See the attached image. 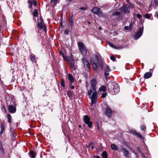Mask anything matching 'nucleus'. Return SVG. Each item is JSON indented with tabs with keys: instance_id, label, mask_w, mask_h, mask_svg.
Instances as JSON below:
<instances>
[{
	"instance_id": "39448f33",
	"label": "nucleus",
	"mask_w": 158,
	"mask_h": 158,
	"mask_svg": "<svg viewBox=\"0 0 158 158\" xmlns=\"http://www.w3.org/2000/svg\"><path fill=\"white\" fill-rule=\"evenodd\" d=\"M84 44L82 42H79L78 44V49L82 55L85 56L87 54V50L84 47Z\"/></svg>"
},
{
	"instance_id": "de8ad7c7",
	"label": "nucleus",
	"mask_w": 158,
	"mask_h": 158,
	"mask_svg": "<svg viewBox=\"0 0 158 158\" xmlns=\"http://www.w3.org/2000/svg\"><path fill=\"white\" fill-rule=\"evenodd\" d=\"M73 15L72 14L71 15H70L69 19H73Z\"/></svg>"
},
{
	"instance_id": "bf43d9fd",
	"label": "nucleus",
	"mask_w": 158,
	"mask_h": 158,
	"mask_svg": "<svg viewBox=\"0 0 158 158\" xmlns=\"http://www.w3.org/2000/svg\"><path fill=\"white\" fill-rule=\"evenodd\" d=\"M67 94H68V95H70L69 92H67Z\"/></svg>"
},
{
	"instance_id": "4be33fe9",
	"label": "nucleus",
	"mask_w": 158,
	"mask_h": 158,
	"mask_svg": "<svg viewBox=\"0 0 158 158\" xmlns=\"http://www.w3.org/2000/svg\"><path fill=\"white\" fill-rule=\"evenodd\" d=\"M102 156L103 158H107L108 156L107 152L106 151H103L102 154Z\"/></svg>"
},
{
	"instance_id": "473e14b6",
	"label": "nucleus",
	"mask_w": 158,
	"mask_h": 158,
	"mask_svg": "<svg viewBox=\"0 0 158 158\" xmlns=\"http://www.w3.org/2000/svg\"><path fill=\"white\" fill-rule=\"evenodd\" d=\"M57 0H51V3L54 6L57 3Z\"/></svg>"
},
{
	"instance_id": "0eeeda50",
	"label": "nucleus",
	"mask_w": 158,
	"mask_h": 158,
	"mask_svg": "<svg viewBox=\"0 0 158 158\" xmlns=\"http://www.w3.org/2000/svg\"><path fill=\"white\" fill-rule=\"evenodd\" d=\"M92 11L94 13L98 15L100 17H104L105 16L102 12L100 10V9L98 7H95L93 8Z\"/></svg>"
},
{
	"instance_id": "412c9836",
	"label": "nucleus",
	"mask_w": 158,
	"mask_h": 158,
	"mask_svg": "<svg viewBox=\"0 0 158 158\" xmlns=\"http://www.w3.org/2000/svg\"><path fill=\"white\" fill-rule=\"evenodd\" d=\"M108 44L110 47L115 49H118L119 48V47L115 46L113 44L110 42H108Z\"/></svg>"
},
{
	"instance_id": "774afa93",
	"label": "nucleus",
	"mask_w": 158,
	"mask_h": 158,
	"mask_svg": "<svg viewBox=\"0 0 158 158\" xmlns=\"http://www.w3.org/2000/svg\"><path fill=\"white\" fill-rule=\"evenodd\" d=\"M21 89L22 90V91H23V89Z\"/></svg>"
},
{
	"instance_id": "72a5a7b5",
	"label": "nucleus",
	"mask_w": 158,
	"mask_h": 158,
	"mask_svg": "<svg viewBox=\"0 0 158 158\" xmlns=\"http://www.w3.org/2000/svg\"><path fill=\"white\" fill-rule=\"evenodd\" d=\"M1 130L4 131L5 130V125L3 123L1 124Z\"/></svg>"
},
{
	"instance_id": "393cba45",
	"label": "nucleus",
	"mask_w": 158,
	"mask_h": 158,
	"mask_svg": "<svg viewBox=\"0 0 158 158\" xmlns=\"http://www.w3.org/2000/svg\"><path fill=\"white\" fill-rule=\"evenodd\" d=\"M30 57L31 60L33 62H34V61L35 62H36V61H35V55L33 54H31L30 56Z\"/></svg>"
},
{
	"instance_id": "603ef678",
	"label": "nucleus",
	"mask_w": 158,
	"mask_h": 158,
	"mask_svg": "<svg viewBox=\"0 0 158 158\" xmlns=\"http://www.w3.org/2000/svg\"><path fill=\"white\" fill-rule=\"evenodd\" d=\"M71 88L72 89H73L74 88V86L73 85H71Z\"/></svg>"
},
{
	"instance_id": "c756f323",
	"label": "nucleus",
	"mask_w": 158,
	"mask_h": 158,
	"mask_svg": "<svg viewBox=\"0 0 158 158\" xmlns=\"http://www.w3.org/2000/svg\"><path fill=\"white\" fill-rule=\"evenodd\" d=\"M132 27V25L131 24H130L129 27L125 26L124 27V29L126 30H128L129 29H131Z\"/></svg>"
},
{
	"instance_id": "864d4df0",
	"label": "nucleus",
	"mask_w": 158,
	"mask_h": 158,
	"mask_svg": "<svg viewBox=\"0 0 158 158\" xmlns=\"http://www.w3.org/2000/svg\"><path fill=\"white\" fill-rule=\"evenodd\" d=\"M2 108L4 109V110H5V111L6 112V109H5V106H3L2 107Z\"/></svg>"
},
{
	"instance_id": "37998d69",
	"label": "nucleus",
	"mask_w": 158,
	"mask_h": 158,
	"mask_svg": "<svg viewBox=\"0 0 158 158\" xmlns=\"http://www.w3.org/2000/svg\"><path fill=\"white\" fill-rule=\"evenodd\" d=\"M32 3L35 6H36L37 5V2L35 0H32Z\"/></svg>"
},
{
	"instance_id": "4468645a",
	"label": "nucleus",
	"mask_w": 158,
	"mask_h": 158,
	"mask_svg": "<svg viewBox=\"0 0 158 158\" xmlns=\"http://www.w3.org/2000/svg\"><path fill=\"white\" fill-rule=\"evenodd\" d=\"M122 150L124 156L126 157H128L129 154V151L126 148H122Z\"/></svg>"
},
{
	"instance_id": "20e7f679",
	"label": "nucleus",
	"mask_w": 158,
	"mask_h": 158,
	"mask_svg": "<svg viewBox=\"0 0 158 158\" xmlns=\"http://www.w3.org/2000/svg\"><path fill=\"white\" fill-rule=\"evenodd\" d=\"M37 26L40 29H43L44 31L45 32L47 30V27L46 25L44 24L42 18L40 17L38 19Z\"/></svg>"
},
{
	"instance_id": "f8f14e48",
	"label": "nucleus",
	"mask_w": 158,
	"mask_h": 158,
	"mask_svg": "<svg viewBox=\"0 0 158 158\" xmlns=\"http://www.w3.org/2000/svg\"><path fill=\"white\" fill-rule=\"evenodd\" d=\"M84 68L86 70H88L89 69V63L86 57H84L82 59Z\"/></svg>"
},
{
	"instance_id": "49530a36",
	"label": "nucleus",
	"mask_w": 158,
	"mask_h": 158,
	"mask_svg": "<svg viewBox=\"0 0 158 158\" xmlns=\"http://www.w3.org/2000/svg\"><path fill=\"white\" fill-rule=\"evenodd\" d=\"M141 129L142 130H144L146 129V127L143 126H142L141 127Z\"/></svg>"
},
{
	"instance_id": "c85d7f7f",
	"label": "nucleus",
	"mask_w": 158,
	"mask_h": 158,
	"mask_svg": "<svg viewBox=\"0 0 158 158\" xmlns=\"http://www.w3.org/2000/svg\"><path fill=\"white\" fill-rule=\"evenodd\" d=\"M38 11L36 9H35L33 12V15L35 17H37L38 16Z\"/></svg>"
},
{
	"instance_id": "ddd939ff",
	"label": "nucleus",
	"mask_w": 158,
	"mask_h": 158,
	"mask_svg": "<svg viewBox=\"0 0 158 158\" xmlns=\"http://www.w3.org/2000/svg\"><path fill=\"white\" fill-rule=\"evenodd\" d=\"M105 114L109 118L112 116V112L109 107L107 106L106 107Z\"/></svg>"
},
{
	"instance_id": "f3484780",
	"label": "nucleus",
	"mask_w": 158,
	"mask_h": 158,
	"mask_svg": "<svg viewBox=\"0 0 158 158\" xmlns=\"http://www.w3.org/2000/svg\"><path fill=\"white\" fill-rule=\"evenodd\" d=\"M120 15V13L118 11H116L113 13L111 16L112 17H115L116 18H118Z\"/></svg>"
},
{
	"instance_id": "9d476101",
	"label": "nucleus",
	"mask_w": 158,
	"mask_h": 158,
	"mask_svg": "<svg viewBox=\"0 0 158 158\" xmlns=\"http://www.w3.org/2000/svg\"><path fill=\"white\" fill-rule=\"evenodd\" d=\"M68 62V63L70 65V67L72 69H75V65L74 64V61L72 56L70 57H68L67 60H66Z\"/></svg>"
},
{
	"instance_id": "69168bd1",
	"label": "nucleus",
	"mask_w": 158,
	"mask_h": 158,
	"mask_svg": "<svg viewBox=\"0 0 158 158\" xmlns=\"http://www.w3.org/2000/svg\"><path fill=\"white\" fill-rule=\"evenodd\" d=\"M79 127H81V125H79Z\"/></svg>"
},
{
	"instance_id": "09e8293b",
	"label": "nucleus",
	"mask_w": 158,
	"mask_h": 158,
	"mask_svg": "<svg viewBox=\"0 0 158 158\" xmlns=\"http://www.w3.org/2000/svg\"><path fill=\"white\" fill-rule=\"evenodd\" d=\"M69 31L67 30H66L64 31V33L66 34H68Z\"/></svg>"
},
{
	"instance_id": "bb28decb",
	"label": "nucleus",
	"mask_w": 158,
	"mask_h": 158,
	"mask_svg": "<svg viewBox=\"0 0 158 158\" xmlns=\"http://www.w3.org/2000/svg\"><path fill=\"white\" fill-rule=\"evenodd\" d=\"M7 117L8 118V122L9 123H10L11 122V116L10 114H7Z\"/></svg>"
},
{
	"instance_id": "cd10ccee",
	"label": "nucleus",
	"mask_w": 158,
	"mask_h": 158,
	"mask_svg": "<svg viewBox=\"0 0 158 158\" xmlns=\"http://www.w3.org/2000/svg\"><path fill=\"white\" fill-rule=\"evenodd\" d=\"M0 150L1 152L3 154L4 153V149L3 148L2 145L1 141L0 140Z\"/></svg>"
},
{
	"instance_id": "2f4dec72",
	"label": "nucleus",
	"mask_w": 158,
	"mask_h": 158,
	"mask_svg": "<svg viewBox=\"0 0 158 158\" xmlns=\"http://www.w3.org/2000/svg\"><path fill=\"white\" fill-rule=\"evenodd\" d=\"M155 5L154 6V8H155L158 7V2L156 0H154Z\"/></svg>"
},
{
	"instance_id": "f257e3e1",
	"label": "nucleus",
	"mask_w": 158,
	"mask_h": 158,
	"mask_svg": "<svg viewBox=\"0 0 158 158\" xmlns=\"http://www.w3.org/2000/svg\"><path fill=\"white\" fill-rule=\"evenodd\" d=\"M90 61L95 71H97L100 68L102 70L104 67V72H110V67L107 64H103L100 57L95 54L93 55L90 58Z\"/></svg>"
},
{
	"instance_id": "7c9ffc66",
	"label": "nucleus",
	"mask_w": 158,
	"mask_h": 158,
	"mask_svg": "<svg viewBox=\"0 0 158 158\" xmlns=\"http://www.w3.org/2000/svg\"><path fill=\"white\" fill-rule=\"evenodd\" d=\"M69 25H71V29H72L73 25V19H69Z\"/></svg>"
},
{
	"instance_id": "0e129e2a",
	"label": "nucleus",
	"mask_w": 158,
	"mask_h": 158,
	"mask_svg": "<svg viewBox=\"0 0 158 158\" xmlns=\"http://www.w3.org/2000/svg\"><path fill=\"white\" fill-rule=\"evenodd\" d=\"M97 125H98V123H97Z\"/></svg>"
},
{
	"instance_id": "c9c22d12",
	"label": "nucleus",
	"mask_w": 158,
	"mask_h": 158,
	"mask_svg": "<svg viewBox=\"0 0 158 158\" xmlns=\"http://www.w3.org/2000/svg\"><path fill=\"white\" fill-rule=\"evenodd\" d=\"M151 16V15L149 14H146L144 15L145 17L148 19H149L150 18Z\"/></svg>"
},
{
	"instance_id": "1a4fd4ad",
	"label": "nucleus",
	"mask_w": 158,
	"mask_h": 158,
	"mask_svg": "<svg viewBox=\"0 0 158 158\" xmlns=\"http://www.w3.org/2000/svg\"><path fill=\"white\" fill-rule=\"evenodd\" d=\"M98 98L97 93L95 91H94L92 96L91 97V105L92 106L94 103H96L97 100Z\"/></svg>"
},
{
	"instance_id": "052dcab7",
	"label": "nucleus",
	"mask_w": 158,
	"mask_h": 158,
	"mask_svg": "<svg viewBox=\"0 0 158 158\" xmlns=\"http://www.w3.org/2000/svg\"><path fill=\"white\" fill-rule=\"evenodd\" d=\"M99 29H100V30H101V29H102V28H101V27H99Z\"/></svg>"
},
{
	"instance_id": "13d9d810",
	"label": "nucleus",
	"mask_w": 158,
	"mask_h": 158,
	"mask_svg": "<svg viewBox=\"0 0 158 158\" xmlns=\"http://www.w3.org/2000/svg\"><path fill=\"white\" fill-rule=\"evenodd\" d=\"M133 152L136 155L137 154L136 153H135L134 151H133Z\"/></svg>"
},
{
	"instance_id": "4d7b16f0",
	"label": "nucleus",
	"mask_w": 158,
	"mask_h": 158,
	"mask_svg": "<svg viewBox=\"0 0 158 158\" xmlns=\"http://www.w3.org/2000/svg\"><path fill=\"white\" fill-rule=\"evenodd\" d=\"M95 158H100V157L99 156H97Z\"/></svg>"
},
{
	"instance_id": "aec40b11",
	"label": "nucleus",
	"mask_w": 158,
	"mask_h": 158,
	"mask_svg": "<svg viewBox=\"0 0 158 158\" xmlns=\"http://www.w3.org/2000/svg\"><path fill=\"white\" fill-rule=\"evenodd\" d=\"M110 147L113 150L117 151L118 150V147L115 144H111L110 145Z\"/></svg>"
},
{
	"instance_id": "e2e57ef3",
	"label": "nucleus",
	"mask_w": 158,
	"mask_h": 158,
	"mask_svg": "<svg viewBox=\"0 0 158 158\" xmlns=\"http://www.w3.org/2000/svg\"><path fill=\"white\" fill-rule=\"evenodd\" d=\"M83 7H81L80 9H83Z\"/></svg>"
},
{
	"instance_id": "a19ab883",
	"label": "nucleus",
	"mask_w": 158,
	"mask_h": 158,
	"mask_svg": "<svg viewBox=\"0 0 158 158\" xmlns=\"http://www.w3.org/2000/svg\"><path fill=\"white\" fill-rule=\"evenodd\" d=\"M11 135L12 136V138L14 139H15V136L14 135V133L12 131H11Z\"/></svg>"
},
{
	"instance_id": "423d86ee",
	"label": "nucleus",
	"mask_w": 158,
	"mask_h": 158,
	"mask_svg": "<svg viewBox=\"0 0 158 158\" xmlns=\"http://www.w3.org/2000/svg\"><path fill=\"white\" fill-rule=\"evenodd\" d=\"M140 28L138 32L135 34L134 39L135 40H136L139 38L142 35L143 33V27L142 24L140 25Z\"/></svg>"
},
{
	"instance_id": "a18cd8bd",
	"label": "nucleus",
	"mask_w": 158,
	"mask_h": 158,
	"mask_svg": "<svg viewBox=\"0 0 158 158\" xmlns=\"http://www.w3.org/2000/svg\"><path fill=\"white\" fill-rule=\"evenodd\" d=\"M110 59L113 61H114V60H115V58L113 56H112L110 57Z\"/></svg>"
},
{
	"instance_id": "dca6fc26",
	"label": "nucleus",
	"mask_w": 158,
	"mask_h": 158,
	"mask_svg": "<svg viewBox=\"0 0 158 158\" xmlns=\"http://www.w3.org/2000/svg\"><path fill=\"white\" fill-rule=\"evenodd\" d=\"M152 75V73L151 72H146L144 74V77L145 79H148L150 78Z\"/></svg>"
},
{
	"instance_id": "79ce46f5",
	"label": "nucleus",
	"mask_w": 158,
	"mask_h": 158,
	"mask_svg": "<svg viewBox=\"0 0 158 158\" xmlns=\"http://www.w3.org/2000/svg\"><path fill=\"white\" fill-rule=\"evenodd\" d=\"M107 94V93H103L101 96V97L102 98H105L106 95Z\"/></svg>"
},
{
	"instance_id": "3c124183",
	"label": "nucleus",
	"mask_w": 158,
	"mask_h": 158,
	"mask_svg": "<svg viewBox=\"0 0 158 158\" xmlns=\"http://www.w3.org/2000/svg\"><path fill=\"white\" fill-rule=\"evenodd\" d=\"M141 154H142V158H146V157H145V156H144V155L142 153H141Z\"/></svg>"
},
{
	"instance_id": "6e6552de",
	"label": "nucleus",
	"mask_w": 158,
	"mask_h": 158,
	"mask_svg": "<svg viewBox=\"0 0 158 158\" xmlns=\"http://www.w3.org/2000/svg\"><path fill=\"white\" fill-rule=\"evenodd\" d=\"M120 10L122 13H128L130 12V7L128 5L125 4L121 7Z\"/></svg>"
},
{
	"instance_id": "5fc2aeb1",
	"label": "nucleus",
	"mask_w": 158,
	"mask_h": 158,
	"mask_svg": "<svg viewBox=\"0 0 158 158\" xmlns=\"http://www.w3.org/2000/svg\"><path fill=\"white\" fill-rule=\"evenodd\" d=\"M2 108L4 109V110H5V111L6 112V109H5V106H3L2 107Z\"/></svg>"
},
{
	"instance_id": "c03bdc74",
	"label": "nucleus",
	"mask_w": 158,
	"mask_h": 158,
	"mask_svg": "<svg viewBox=\"0 0 158 158\" xmlns=\"http://www.w3.org/2000/svg\"><path fill=\"white\" fill-rule=\"evenodd\" d=\"M136 16L139 19H141L142 17L141 15L140 14H137Z\"/></svg>"
},
{
	"instance_id": "6e6d98bb",
	"label": "nucleus",
	"mask_w": 158,
	"mask_h": 158,
	"mask_svg": "<svg viewBox=\"0 0 158 158\" xmlns=\"http://www.w3.org/2000/svg\"><path fill=\"white\" fill-rule=\"evenodd\" d=\"M137 150H138L139 152H140V148H137Z\"/></svg>"
},
{
	"instance_id": "ea45409f",
	"label": "nucleus",
	"mask_w": 158,
	"mask_h": 158,
	"mask_svg": "<svg viewBox=\"0 0 158 158\" xmlns=\"http://www.w3.org/2000/svg\"><path fill=\"white\" fill-rule=\"evenodd\" d=\"M89 147H91V148L93 149L94 148V146L93 143H90L89 145Z\"/></svg>"
},
{
	"instance_id": "4c0bfd02",
	"label": "nucleus",
	"mask_w": 158,
	"mask_h": 158,
	"mask_svg": "<svg viewBox=\"0 0 158 158\" xmlns=\"http://www.w3.org/2000/svg\"><path fill=\"white\" fill-rule=\"evenodd\" d=\"M28 3L29 4V7L30 8H31L32 6V2L31 1H28Z\"/></svg>"
},
{
	"instance_id": "58836bf2",
	"label": "nucleus",
	"mask_w": 158,
	"mask_h": 158,
	"mask_svg": "<svg viewBox=\"0 0 158 158\" xmlns=\"http://www.w3.org/2000/svg\"><path fill=\"white\" fill-rule=\"evenodd\" d=\"M135 135L138 137H139L140 139H142V137L141 134L139 133H137L135 134Z\"/></svg>"
},
{
	"instance_id": "2eb2a0df",
	"label": "nucleus",
	"mask_w": 158,
	"mask_h": 158,
	"mask_svg": "<svg viewBox=\"0 0 158 158\" xmlns=\"http://www.w3.org/2000/svg\"><path fill=\"white\" fill-rule=\"evenodd\" d=\"M8 109L10 112L11 113H14L15 112L16 108L13 105L10 106L8 107Z\"/></svg>"
},
{
	"instance_id": "f03ea898",
	"label": "nucleus",
	"mask_w": 158,
	"mask_h": 158,
	"mask_svg": "<svg viewBox=\"0 0 158 158\" xmlns=\"http://www.w3.org/2000/svg\"><path fill=\"white\" fill-rule=\"evenodd\" d=\"M108 88L109 93L112 95L116 94L119 91V85L117 83H109Z\"/></svg>"
},
{
	"instance_id": "a878e982",
	"label": "nucleus",
	"mask_w": 158,
	"mask_h": 158,
	"mask_svg": "<svg viewBox=\"0 0 158 158\" xmlns=\"http://www.w3.org/2000/svg\"><path fill=\"white\" fill-rule=\"evenodd\" d=\"M30 156L32 158H34L35 156V153L33 151H30Z\"/></svg>"
},
{
	"instance_id": "338daca9",
	"label": "nucleus",
	"mask_w": 158,
	"mask_h": 158,
	"mask_svg": "<svg viewBox=\"0 0 158 158\" xmlns=\"http://www.w3.org/2000/svg\"><path fill=\"white\" fill-rule=\"evenodd\" d=\"M21 89L22 90V91H23V89Z\"/></svg>"
},
{
	"instance_id": "e433bc0d",
	"label": "nucleus",
	"mask_w": 158,
	"mask_h": 158,
	"mask_svg": "<svg viewBox=\"0 0 158 158\" xmlns=\"http://www.w3.org/2000/svg\"><path fill=\"white\" fill-rule=\"evenodd\" d=\"M129 132L131 134L135 135L136 133V132L133 129H130L129 130Z\"/></svg>"
},
{
	"instance_id": "8fccbe9b",
	"label": "nucleus",
	"mask_w": 158,
	"mask_h": 158,
	"mask_svg": "<svg viewBox=\"0 0 158 158\" xmlns=\"http://www.w3.org/2000/svg\"><path fill=\"white\" fill-rule=\"evenodd\" d=\"M4 131H2V130L1 131H0V135H1V136L3 134Z\"/></svg>"
},
{
	"instance_id": "5701e85b",
	"label": "nucleus",
	"mask_w": 158,
	"mask_h": 158,
	"mask_svg": "<svg viewBox=\"0 0 158 158\" xmlns=\"http://www.w3.org/2000/svg\"><path fill=\"white\" fill-rule=\"evenodd\" d=\"M59 54L60 55V56H62V57H63L64 59L65 60H67V58L68 57H65L64 56V55L63 53V52L61 51H59Z\"/></svg>"
},
{
	"instance_id": "6ab92c4d",
	"label": "nucleus",
	"mask_w": 158,
	"mask_h": 158,
	"mask_svg": "<svg viewBox=\"0 0 158 158\" xmlns=\"http://www.w3.org/2000/svg\"><path fill=\"white\" fill-rule=\"evenodd\" d=\"M109 72H104V75L106 79V80H108L110 79Z\"/></svg>"
},
{
	"instance_id": "f704fd0d",
	"label": "nucleus",
	"mask_w": 158,
	"mask_h": 158,
	"mask_svg": "<svg viewBox=\"0 0 158 158\" xmlns=\"http://www.w3.org/2000/svg\"><path fill=\"white\" fill-rule=\"evenodd\" d=\"M64 82V80L63 79H62L61 80V85L63 87H65Z\"/></svg>"
},
{
	"instance_id": "a211bd4d",
	"label": "nucleus",
	"mask_w": 158,
	"mask_h": 158,
	"mask_svg": "<svg viewBox=\"0 0 158 158\" xmlns=\"http://www.w3.org/2000/svg\"><path fill=\"white\" fill-rule=\"evenodd\" d=\"M68 79L71 83H73L74 81V79L72 75L70 74H68Z\"/></svg>"
},
{
	"instance_id": "680f3d73",
	"label": "nucleus",
	"mask_w": 158,
	"mask_h": 158,
	"mask_svg": "<svg viewBox=\"0 0 158 158\" xmlns=\"http://www.w3.org/2000/svg\"><path fill=\"white\" fill-rule=\"evenodd\" d=\"M88 23L89 24H90V23L89 21H88Z\"/></svg>"
},
{
	"instance_id": "b1692460",
	"label": "nucleus",
	"mask_w": 158,
	"mask_h": 158,
	"mask_svg": "<svg viewBox=\"0 0 158 158\" xmlns=\"http://www.w3.org/2000/svg\"><path fill=\"white\" fill-rule=\"evenodd\" d=\"M106 90V88L105 86H102L99 89V90L100 91L105 92Z\"/></svg>"
},
{
	"instance_id": "9b49d317",
	"label": "nucleus",
	"mask_w": 158,
	"mask_h": 158,
	"mask_svg": "<svg viewBox=\"0 0 158 158\" xmlns=\"http://www.w3.org/2000/svg\"><path fill=\"white\" fill-rule=\"evenodd\" d=\"M83 120L85 123L87 124L89 127L90 128L92 127V123L90 121V118L87 115L84 116Z\"/></svg>"
},
{
	"instance_id": "7ed1b4c3",
	"label": "nucleus",
	"mask_w": 158,
	"mask_h": 158,
	"mask_svg": "<svg viewBox=\"0 0 158 158\" xmlns=\"http://www.w3.org/2000/svg\"><path fill=\"white\" fill-rule=\"evenodd\" d=\"M91 84L90 89L88 92V95L90 96L92 92V91H96V85L97 84L96 80L94 79L91 80L90 82Z\"/></svg>"
}]
</instances>
